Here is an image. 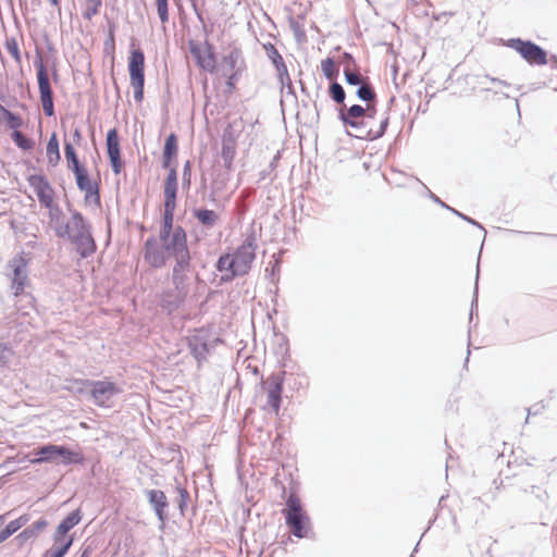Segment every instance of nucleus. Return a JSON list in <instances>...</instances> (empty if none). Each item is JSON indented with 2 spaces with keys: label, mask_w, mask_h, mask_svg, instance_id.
<instances>
[{
  "label": "nucleus",
  "mask_w": 557,
  "mask_h": 557,
  "mask_svg": "<svg viewBox=\"0 0 557 557\" xmlns=\"http://www.w3.org/2000/svg\"><path fill=\"white\" fill-rule=\"evenodd\" d=\"M329 95L333 101H335L336 103L343 104V107L345 106L344 101H345L346 94H345L343 86L339 83H337V82L331 83V85L329 87Z\"/></svg>",
  "instance_id": "obj_35"
},
{
  "label": "nucleus",
  "mask_w": 557,
  "mask_h": 557,
  "mask_svg": "<svg viewBox=\"0 0 557 557\" xmlns=\"http://www.w3.org/2000/svg\"><path fill=\"white\" fill-rule=\"evenodd\" d=\"M106 144L112 171L114 174H120L122 171L123 161L121 158L120 139L116 128H111L108 131Z\"/></svg>",
  "instance_id": "obj_16"
},
{
  "label": "nucleus",
  "mask_w": 557,
  "mask_h": 557,
  "mask_svg": "<svg viewBox=\"0 0 557 557\" xmlns=\"http://www.w3.org/2000/svg\"><path fill=\"white\" fill-rule=\"evenodd\" d=\"M191 259L176 261L172 268L171 281L173 288L180 290L182 294L189 293V277L188 273L191 271Z\"/></svg>",
  "instance_id": "obj_14"
},
{
  "label": "nucleus",
  "mask_w": 557,
  "mask_h": 557,
  "mask_svg": "<svg viewBox=\"0 0 557 557\" xmlns=\"http://www.w3.org/2000/svg\"><path fill=\"white\" fill-rule=\"evenodd\" d=\"M449 211H451L454 214H456L457 216H459L460 219H462V216H465L463 213L459 212L458 210L454 209L450 207V209H448Z\"/></svg>",
  "instance_id": "obj_61"
},
{
  "label": "nucleus",
  "mask_w": 557,
  "mask_h": 557,
  "mask_svg": "<svg viewBox=\"0 0 557 557\" xmlns=\"http://www.w3.org/2000/svg\"><path fill=\"white\" fill-rule=\"evenodd\" d=\"M357 97L367 102V104H371L370 102L375 100L376 92L372 85L368 82V79L362 82L357 89Z\"/></svg>",
  "instance_id": "obj_30"
},
{
  "label": "nucleus",
  "mask_w": 557,
  "mask_h": 557,
  "mask_svg": "<svg viewBox=\"0 0 557 557\" xmlns=\"http://www.w3.org/2000/svg\"><path fill=\"white\" fill-rule=\"evenodd\" d=\"M190 2H191V7H193V9H194V11L196 13L197 18L199 20L200 23L203 24L205 21H203L201 11L198 9L197 0H190Z\"/></svg>",
  "instance_id": "obj_54"
},
{
  "label": "nucleus",
  "mask_w": 557,
  "mask_h": 557,
  "mask_svg": "<svg viewBox=\"0 0 557 557\" xmlns=\"http://www.w3.org/2000/svg\"><path fill=\"white\" fill-rule=\"evenodd\" d=\"M191 183V162L187 160L183 168L182 185L184 188H189Z\"/></svg>",
  "instance_id": "obj_46"
},
{
  "label": "nucleus",
  "mask_w": 557,
  "mask_h": 557,
  "mask_svg": "<svg viewBox=\"0 0 557 557\" xmlns=\"http://www.w3.org/2000/svg\"><path fill=\"white\" fill-rule=\"evenodd\" d=\"M344 76H345V81L348 85L357 86L363 82L362 76L357 72H352L349 69V66H346L344 69Z\"/></svg>",
  "instance_id": "obj_43"
},
{
  "label": "nucleus",
  "mask_w": 557,
  "mask_h": 557,
  "mask_svg": "<svg viewBox=\"0 0 557 557\" xmlns=\"http://www.w3.org/2000/svg\"><path fill=\"white\" fill-rule=\"evenodd\" d=\"M187 345L190 354L201 364L209 352L208 337L205 334H194L187 337Z\"/></svg>",
  "instance_id": "obj_18"
},
{
  "label": "nucleus",
  "mask_w": 557,
  "mask_h": 557,
  "mask_svg": "<svg viewBox=\"0 0 557 557\" xmlns=\"http://www.w3.org/2000/svg\"><path fill=\"white\" fill-rule=\"evenodd\" d=\"M64 154L67 161V166L71 171L77 170L78 168L83 166V164L78 160V157L72 143L65 141Z\"/></svg>",
  "instance_id": "obj_31"
},
{
  "label": "nucleus",
  "mask_w": 557,
  "mask_h": 557,
  "mask_svg": "<svg viewBox=\"0 0 557 557\" xmlns=\"http://www.w3.org/2000/svg\"><path fill=\"white\" fill-rule=\"evenodd\" d=\"M343 59H344L345 63H347V66L351 63H355V59L349 52H344Z\"/></svg>",
  "instance_id": "obj_55"
},
{
  "label": "nucleus",
  "mask_w": 557,
  "mask_h": 557,
  "mask_svg": "<svg viewBox=\"0 0 557 557\" xmlns=\"http://www.w3.org/2000/svg\"><path fill=\"white\" fill-rule=\"evenodd\" d=\"M188 294H182L175 288L166 290L162 294L161 306L169 313L177 310L186 300Z\"/></svg>",
  "instance_id": "obj_21"
},
{
  "label": "nucleus",
  "mask_w": 557,
  "mask_h": 557,
  "mask_svg": "<svg viewBox=\"0 0 557 557\" xmlns=\"http://www.w3.org/2000/svg\"><path fill=\"white\" fill-rule=\"evenodd\" d=\"M178 189L177 171L170 169L164 182V210L160 233L174 232L176 225L173 224L174 212L176 208V196Z\"/></svg>",
  "instance_id": "obj_6"
},
{
  "label": "nucleus",
  "mask_w": 557,
  "mask_h": 557,
  "mask_svg": "<svg viewBox=\"0 0 557 557\" xmlns=\"http://www.w3.org/2000/svg\"><path fill=\"white\" fill-rule=\"evenodd\" d=\"M59 457L64 466L83 465L85 461V457L81 451L72 450L64 445H61Z\"/></svg>",
  "instance_id": "obj_27"
},
{
  "label": "nucleus",
  "mask_w": 557,
  "mask_h": 557,
  "mask_svg": "<svg viewBox=\"0 0 557 557\" xmlns=\"http://www.w3.org/2000/svg\"><path fill=\"white\" fill-rule=\"evenodd\" d=\"M14 525L9 522L4 529L0 531V544L7 541L11 535L15 533Z\"/></svg>",
  "instance_id": "obj_49"
},
{
  "label": "nucleus",
  "mask_w": 557,
  "mask_h": 557,
  "mask_svg": "<svg viewBox=\"0 0 557 557\" xmlns=\"http://www.w3.org/2000/svg\"><path fill=\"white\" fill-rule=\"evenodd\" d=\"M11 137L13 143L22 150H30L34 147V140L20 131H13Z\"/></svg>",
  "instance_id": "obj_33"
},
{
  "label": "nucleus",
  "mask_w": 557,
  "mask_h": 557,
  "mask_svg": "<svg viewBox=\"0 0 557 557\" xmlns=\"http://www.w3.org/2000/svg\"><path fill=\"white\" fill-rule=\"evenodd\" d=\"M29 186L34 189L39 202L44 207H50L53 203V189L42 174H33L28 178Z\"/></svg>",
  "instance_id": "obj_13"
},
{
  "label": "nucleus",
  "mask_w": 557,
  "mask_h": 557,
  "mask_svg": "<svg viewBox=\"0 0 557 557\" xmlns=\"http://www.w3.org/2000/svg\"><path fill=\"white\" fill-rule=\"evenodd\" d=\"M238 57L239 54L236 50H233L228 54L223 57L222 63L225 67H227V71L224 72V75H227L228 72H233L235 70Z\"/></svg>",
  "instance_id": "obj_39"
},
{
  "label": "nucleus",
  "mask_w": 557,
  "mask_h": 557,
  "mask_svg": "<svg viewBox=\"0 0 557 557\" xmlns=\"http://www.w3.org/2000/svg\"><path fill=\"white\" fill-rule=\"evenodd\" d=\"M544 496H547L546 492H542L540 494L536 495L537 498H540L541 500H544L545 497Z\"/></svg>",
  "instance_id": "obj_63"
},
{
  "label": "nucleus",
  "mask_w": 557,
  "mask_h": 557,
  "mask_svg": "<svg viewBox=\"0 0 557 557\" xmlns=\"http://www.w3.org/2000/svg\"><path fill=\"white\" fill-rule=\"evenodd\" d=\"M193 216L201 226L208 230L212 228L219 221V214L214 210L202 207L193 209Z\"/></svg>",
  "instance_id": "obj_23"
},
{
  "label": "nucleus",
  "mask_w": 557,
  "mask_h": 557,
  "mask_svg": "<svg viewBox=\"0 0 557 557\" xmlns=\"http://www.w3.org/2000/svg\"><path fill=\"white\" fill-rule=\"evenodd\" d=\"M504 45L517 51L529 64L545 65L548 62L546 50L531 40L510 38Z\"/></svg>",
  "instance_id": "obj_10"
},
{
  "label": "nucleus",
  "mask_w": 557,
  "mask_h": 557,
  "mask_svg": "<svg viewBox=\"0 0 557 557\" xmlns=\"http://www.w3.org/2000/svg\"><path fill=\"white\" fill-rule=\"evenodd\" d=\"M5 49L13 57V59L20 63L21 62V53L18 49V44L15 38L7 39Z\"/></svg>",
  "instance_id": "obj_44"
},
{
  "label": "nucleus",
  "mask_w": 557,
  "mask_h": 557,
  "mask_svg": "<svg viewBox=\"0 0 557 557\" xmlns=\"http://www.w3.org/2000/svg\"><path fill=\"white\" fill-rule=\"evenodd\" d=\"M29 521L28 515H22L17 519L10 521L13 525L15 531L17 532L21 528L26 525Z\"/></svg>",
  "instance_id": "obj_50"
},
{
  "label": "nucleus",
  "mask_w": 557,
  "mask_h": 557,
  "mask_svg": "<svg viewBox=\"0 0 557 557\" xmlns=\"http://www.w3.org/2000/svg\"><path fill=\"white\" fill-rule=\"evenodd\" d=\"M75 175L77 188L85 193V200L88 201L94 197L96 203L100 202V194L97 184L92 185L86 168L83 165L72 171Z\"/></svg>",
  "instance_id": "obj_17"
},
{
  "label": "nucleus",
  "mask_w": 557,
  "mask_h": 557,
  "mask_svg": "<svg viewBox=\"0 0 557 557\" xmlns=\"http://www.w3.org/2000/svg\"><path fill=\"white\" fill-rule=\"evenodd\" d=\"M128 72L131 85L134 88V99L136 102H141L144 99L145 87V54L141 49H134L131 51L128 59Z\"/></svg>",
  "instance_id": "obj_9"
},
{
  "label": "nucleus",
  "mask_w": 557,
  "mask_h": 557,
  "mask_svg": "<svg viewBox=\"0 0 557 557\" xmlns=\"http://www.w3.org/2000/svg\"><path fill=\"white\" fill-rule=\"evenodd\" d=\"M236 154V144L235 140L231 137H224L222 140V150L221 158L223 160L224 166L230 170L232 168L234 158Z\"/></svg>",
  "instance_id": "obj_26"
},
{
  "label": "nucleus",
  "mask_w": 557,
  "mask_h": 557,
  "mask_svg": "<svg viewBox=\"0 0 557 557\" xmlns=\"http://www.w3.org/2000/svg\"><path fill=\"white\" fill-rule=\"evenodd\" d=\"M73 138H74V141L76 144H78L82 139V134H81V131L79 128H75L74 132H73Z\"/></svg>",
  "instance_id": "obj_57"
},
{
  "label": "nucleus",
  "mask_w": 557,
  "mask_h": 557,
  "mask_svg": "<svg viewBox=\"0 0 557 557\" xmlns=\"http://www.w3.org/2000/svg\"><path fill=\"white\" fill-rule=\"evenodd\" d=\"M177 156V136L174 133H171L164 143L163 152H162V168L163 169H172L171 166L173 159Z\"/></svg>",
  "instance_id": "obj_22"
},
{
  "label": "nucleus",
  "mask_w": 557,
  "mask_h": 557,
  "mask_svg": "<svg viewBox=\"0 0 557 557\" xmlns=\"http://www.w3.org/2000/svg\"><path fill=\"white\" fill-rule=\"evenodd\" d=\"M263 48L265 50L267 57L271 60L273 65L277 64L278 62L283 61L282 55L275 48V46L271 42L264 44Z\"/></svg>",
  "instance_id": "obj_41"
},
{
  "label": "nucleus",
  "mask_w": 557,
  "mask_h": 557,
  "mask_svg": "<svg viewBox=\"0 0 557 557\" xmlns=\"http://www.w3.org/2000/svg\"><path fill=\"white\" fill-rule=\"evenodd\" d=\"M550 62H552L553 66H557V57L556 55H552L550 57Z\"/></svg>",
  "instance_id": "obj_62"
},
{
  "label": "nucleus",
  "mask_w": 557,
  "mask_h": 557,
  "mask_svg": "<svg viewBox=\"0 0 557 557\" xmlns=\"http://www.w3.org/2000/svg\"><path fill=\"white\" fill-rule=\"evenodd\" d=\"M178 497H177V508L181 511L182 515L185 513V510L187 508V504L190 499L189 493L185 487L178 486L177 487Z\"/></svg>",
  "instance_id": "obj_38"
},
{
  "label": "nucleus",
  "mask_w": 557,
  "mask_h": 557,
  "mask_svg": "<svg viewBox=\"0 0 557 557\" xmlns=\"http://www.w3.org/2000/svg\"><path fill=\"white\" fill-rule=\"evenodd\" d=\"M274 67L277 72V78L280 81V84L284 85V81L289 78L288 70L284 60L275 64Z\"/></svg>",
  "instance_id": "obj_48"
},
{
  "label": "nucleus",
  "mask_w": 557,
  "mask_h": 557,
  "mask_svg": "<svg viewBox=\"0 0 557 557\" xmlns=\"http://www.w3.org/2000/svg\"><path fill=\"white\" fill-rule=\"evenodd\" d=\"M428 193H429L430 198H431L434 202L438 203L441 207H443V208H445V209H450V207H449L448 205H446L444 201H442V200H441L436 195H434L431 190H428Z\"/></svg>",
  "instance_id": "obj_53"
},
{
  "label": "nucleus",
  "mask_w": 557,
  "mask_h": 557,
  "mask_svg": "<svg viewBox=\"0 0 557 557\" xmlns=\"http://www.w3.org/2000/svg\"><path fill=\"white\" fill-rule=\"evenodd\" d=\"M478 280H479V265L476 267V280H475V287H474V294L473 299L471 302V311H470V320H472L473 309L478 306Z\"/></svg>",
  "instance_id": "obj_51"
},
{
  "label": "nucleus",
  "mask_w": 557,
  "mask_h": 557,
  "mask_svg": "<svg viewBox=\"0 0 557 557\" xmlns=\"http://www.w3.org/2000/svg\"><path fill=\"white\" fill-rule=\"evenodd\" d=\"M215 268L219 272H225V274H233L234 261L232 260V256L228 253L220 256V258L216 261Z\"/></svg>",
  "instance_id": "obj_36"
},
{
  "label": "nucleus",
  "mask_w": 557,
  "mask_h": 557,
  "mask_svg": "<svg viewBox=\"0 0 557 557\" xmlns=\"http://www.w3.org/2000/svg\"><path fill=\"white\" fill-rule=\"evenodd\" d=\"M47 208L49 209V226L52 228L54 235L58 237L61 231H65L63 226L67 219L65 218L63 211L59 206H53L52 203L50 205V207Z\"/></svg>",
  "instance_id": "obj_24"
},
{
  "label": "nucleus",
  "mask_w": 557,
  "mask_h": 557,
  "mask_svg": "<svg viewBox=\"0 0 557 557\" xmlns=\"http://www.w3.org/2000/svg\"><path fill=\"white\" fill-rule=\"evenodd\" d=\"M253 238H248L242 246H239L232 256L234 261L233 274H224L221 276V281L226 283L231 282L237 276L247 274L251 268V264L256 258V245Z\"/></svg>",
  "instance_id": "obj_8"
},
{
  "label": "nucleus",
  "mask_w": 557,
  "mask_h": 557,
  "mask_svg": "<svg viewBox=\"0 0 557 557\" xmlns=\"http://www.w3.org/2000/svg\"><path fill=\"white\" fill-rule=\"evenodd\" d=\"M157 12L162 24L169 22L168 0H156Z\"/></svg>",
  "instance_id": "obj_42"
},
{
  "label": "nucleus",
  "mask_w": 557,
  "mask_h": 557,
  "mask_svg": "<svg viewBox=\"0 0 557 557\" xmlns=\"http://www.w3.org/2000/svg\"><path fill=\"white\" fill-rule=\"evenodd\" d=\"M284 374L285 372L272 374L264 383L268 392V405L275 413H277L281 408Z\"/></svg>",
  "instance_id": "obj_15"
},
{
  "label": "nucleus",
  "mask_w": 557,
  "mask_h": 557,
  "mask_svg": "<svg viewBox=\"0 0 557 557\" xmlns=\"http://www.w3.org/2000/svg\"><path fill=\"white\" fill-rule=\"evenodd\" d=\"M0 109H1V111H2V113H3V117H4V120H5L7 124H8V126H9L10 128H12L13 131H18V128H20V127L22 126V124H23V120H22V117H21L18 114H16V113H14V112H12V111H10V110L5 109V108H4V107H2V106H0Z\"/></svg>",
  "instance_id": "obj_32"
},
{
  "label": "nucleus",
  "mask_w": 557,
  "mask_h": 557,
  "mask_svg": "<svg viewBox=\"0 0 557 557\" xmlns=\"http://www.w3.org/2000/svg\"><path fill=\"white\" fill-rule=\"evenodd\" d=\"M321 70L324 74V76L333 81L338 76V67L336 66L334 60L332 58H326L321 62Z\"/></svg>",
  "instance_id": "obj_34"
},
{
  "label": "nucleus",
  "mask_w": 557,
  "mask_h": 557,
  "mask_svg": "<svg viewBox=\"0 0 557 557\" xmlns=\"http://www.w3.org/2000/svg\"><path fill=\"white\" fill-rule=\"evenodd\" d=\"M73 536H70L67 539L61 540L59 543H54V545L58 546H53L51 549L46 550L44 557H64L73 545Z\"/></svg>",
  "instance_id": "obj_29"
},
{
  "label": "nucleus",
  "mask_w": 557,
  "mask_h": 557,
  "mask_svg": "<svg viewBox=\"0 0 557 557\" xmlns=\"http://www.w3.org/2000/svg\"><path fill=\"white\" fill-rule=\"evenodd\" d=\"M49 2L51 3V5L53 7H60V0H49Z\"/></svg>",
  "instance_id": "obj_64"
},
{
  "label": "nucleus",
  "mask_w": 557,
  "mask_h": 557,
  "mask_svg": "<svg viewBox=\"0 0 557 557\" xmlns=\"http://www.w3.org/2000/svg\"><path fill=\"white\" fill-rule=\"evenodd\" d=\"M61 445L54 444H46L39 446L34 450V458L32 462L34 463H44V462H54L57 458H59Z\"/></svg>",
  "instance_id": "obj_20"
},
{
  "label": "nucleus",
  "mask_w": 557,
  "mask_h": 557,
  "mask_svg": "<svg viewBox=\"0 0 557 557\" xmlns=\"http://www.w3.org/2000/svg\"><path fill=\"white\" fill-rule=\"evenodd\" d=\"M35 66L37 67L38 89L42 110L45 114L50 117L54 115L53 92L49 82L48 71L39 53L37 54Z\"/></svg>",
  "instance_id": "obj_11"
},
{
  "label": "nucleus",
  "mask_w": 557,
  "mask_h": 557,
  "mask_svg": "<svg viewBox=\"0 0 557 557\" xmlns=\"http://www.w3.org/2000/svg\"><path fill=\"white\" fill-rule=\"evenodd\" d=\"M286 525L297 539L309 536L311 521L296 493H290L282 510Z\"/></svg>",
  "instance_id": "obj_4"
},
{
  "label": "nucleus",
  "mask_w": 557,
  "mask_h": 557,
  "mask_svg": "<svg viewBox=\"0 0 557 557\" xmlns=\"http://www.w3.org/2000/svg\"><path fill=\"white\" fill-rule=\"evenodd\" d=\"M27 267L28 261L23 252L15 255L5 265V275L11 282L10 288L15 297L23 295L29 285Z\"/></svg>",
  "instance_id": "obj_7"
},
{
  "label": "nucleus",
  "mask_w": 557,
  "mask_h": 557,
  "mask_svg": "<svg viewBox=\"0 0 557 557\" xmlns=\"http://www.w3.org/2000/svg\"><path fill=\"white\" fill-rule=\"evenodd\" d=\"M47 159H48V163L51 166H55L59 163L60 159H61L60 149H59V141H58L55 133H53L51 135V137L49 138V140H48V144H47Z\"/></svg>",
  "instance_id": "obj_28"
},
{
  "label": "nucleus",
  "mask_w": 557,
  "mask_h": 557,
  "mask_svg": "<svg viewBox=\"0 0 557 557\" xmlns=\"http://www.w3.org/2000/svg\"><path fill=\"white\" fill-rule=\"evenodd\" d=\"M491 82H493V83H497V84H500V85H503V86H509V84H508L507 82L502 81V79H499V78H495V77L491 78Z\"/></svg>",
  "instance_id": "obj_59"
},
{
  "label": "nucleus",
  "mask_w": 557,
  "mask_h": 557,
  "mask_svg": "<svg viewBox=\"0 0 557 557\" xmlns=\"http://www.w3.org/2000/svg\"><path fill=\"white\" fill-rule=\"evenodd\" d=\"M198 64L206 71L213 72L215 70V59L212 53L207 55H197Z\"/></svg>",
  "instance_id": "obj_40"
},
{
  "label": "nucleus",
  "mask_w": 557,
  "mask_h": 557,
  "mask_svg": "<svg viewBox=\"0 0 557 557\" xmlns=\"http://www.w3.org/2000/svg\"><path fill=\"white\" fill-rule=\"evenodd\" d=\"M462 220L474 225V226H478L482 232H483V237L485 238V235H486V231L484 230V227L479 223L476 222L475 220H473L472 218L468 216L465 214V216H462Z\"/></svg>",
  "instance_id": "obj_52"
},
{
  "label": "nucleus",
  "mask_w": 557,
  "mask_h": 557,
  "mask_svg": "<svg viewBox=\"0 0 557 557\" xmlns=\"http://www.w3.org/2000/svg\"><path fill=\"white\" fill-rule=\"evenodd\" d=\"M235 76H236V75H235L234 73H232V74H230V75H228V77H227L226 85H227V87H228L230 89H232V88L234 87V85H235V83H234Z\"/></svg>",
  "instance_id": "obj_56"
},
{
  "label": "nucleus",
  "mask_w": 557,
  "mask_h": 557,
  "mask_svg": "<svg viewBox=\"0 0 557 557\" xmlns=\"http://www.w3.org/2000/svg\"><path fill=\"white\" fill-rule=\"evenodd\" d=\"M101 5V0H86V10L83 14L84 17L86 20H91L95 15L99 13Z\"/></svg>",
  "instance_id": "obj_37"
},
{
  "label": "nucleus",
  "mask_w": 557,
  "mask_h": 557,
  "mask_svg": "<svg viewBox=\"0 0 557 557\" xmlns=\"http://www.w3.org/2000/svg\"><path fill=\"white\" fill-rule=\"evenodd\" d=\"M144 494L159 521V529L164 530L169 520L168 509L170 506L165 493L161 490H145Z\"/></svg>",
  "instance_id": "obj_12"
},
{
  "label": "nucleus",
  "mask_w": 557,
  "mask_h": 557,
  "mask_svg": "<svg viewBox=\"0 0 557 557\" xmlns=\"http://www.w3.org/2000/svg\"><path fill=\"white\" fill-rule=\"evenodd\" d=\"M90 554H91V549L89 547H86V548L82 549L79 557H89Z\"/></svg>",
  "instance_id": "obj_58"
},
{
  "label": "nucleus",
  "mask_w": 557,
  "mask_h": 557,
  "mask_svg": "<svg viewBox=\"0 0 557 557\" xmlns=\"http://www.w3.org/2000/svg\"><path fill=\"white\" fill-rule=\"evenodd\" d=\"M376 114V109L373 104H367L363 108L360 104H352L349 108L346 106L338 110V119L346 127H351L355 133L347 132L348 135L358 139L376 140L381 138L388 126V116H385L377 127L371 126V121Z\"/></svg>",
  "instance_id": "obj_2"
},
{
  "label": "nucleus",
  "mask_w": 557,
  "mask_h": 557,
  "mask_svg": "<svg viewBox=\"0 0 557 557\" xmlns=\"http://www.w3.org/2000/svg\"><path fill=\"white\" fill-rule=\"evenodd\" d=\"M67 211L71 216L63 226L65 231H61L58 238L66 239L73 244L81 258H88L97 249L96 242L91 234V225L84 215L73 209L70 203H67Z\"/></svg>",
  "instance_id": "obj_3"
},
{
  "label": "nucleus",
  "mask_w": 557,
  "mask_h": 557,
  "mask_svg": "<svg viewBox=\"0 0 557 557\" xmlns=\"http://www.w3.org/2000/svg\"><path fill=\"white\" fill-rule=\"evenodd\" d=\"M12 355L13 351L10 347L4 344H0V368H3L9 363Z\"/></svg>",
  "instance_id": "obj_47"
},
{
  "label": "nucleus",
  "mask_w": 557,
  "mask_h": 557,
  "mask_svg": "<svg viewBox=\"0 0 557 557\" xmlns=\"http://www.w3.org/2000/svg\"><path fill=\"white\" fill-rule=\"evenodd\" d=\"M73 383L78 393L88 389L94 404L103 408L111 407L112 398L122 392L114 382L109 380H74Z\"/></svg>",
  "instance_id": "obj_5"
},
{
  "label": "nucleus",
  "mask_w": 557,
  "mask_h": 557,
  "mask_svg": "<svg viewBox=\"0 0 557 557\" xmlns=\"http://www.w3.org/2000/svg\"><path fill=\"white\" fill-rule=\"evenodd\" d=\"M160 243L150 236L144 244V259L152 268H162L169 259L174 262L191 259L186 231L176 225L174 232L159 234Z\"/></svg>",
  "instance_id": "obj_1"
},
{
  "label": "nucleus",
  "mask_w": 557,
  "mask_h": 557,
  "mask_svg": "<svg viewBox=\"0 0 557 557\" xmlns=\"http://www.w3.org/2000/svg\"><path fill=\"white\" fill-rule=\"evenodd\" d=\"M278 158H280V153L277 152V154L273 158V160L270 163L271 169H273L276 165Z\"/></svg>",
  "instance_id": "obj_60"
},
{
  "label": "nucleus",
  "mask_w": 557,
  "mask_h": 557,
  "mask_svg": "<svg viewBox=\"0 0 557 557\" xmlns=\"http://www.w3.org/2000/svg\"><path fill=\"white\" fill-rule=\"evenodd\" d=\"M48 522L46 519L40 518L29 527L25 528L16 537L15 540L18 541L20 545H23L28 540L37 537L38 533L41 532L46 527Z\"/></svg>",
  "instance_id": "obj_25"
},
{
  "label": "nucleus",
  "mask_w": 557,
  "mask_h": 557,
  "mask_svg": "<svg viewBox=\"0 0 557 557\" xmlns=\"http://www.w3.org/2000/svg\"><path fill=\"white\" fill-rule=\"evenodd\" d=\"M281 92H282L281 102H283L284 97H292L293 100H296V95H295V90H294V86H293L290 77L288 79L284 81V85H281Z\"/></svg>",
  "instance_id": "obj_45"
},
{
  "label": "nucleus",
  "mask_w": 557,
  "mask_h": 557,
  "mask_svg": "<svg viewBox=\"0 0 557 557\" xmlns=\"http://www.w3.org/2000/svg\"><path fill=\"white\" fill-rule=\"evenodd\" d=\"M81 520L82 515L79 509L72 511L64 519H62L53 534L54 543H59L61 542V540L67 539V532L72 530L74 527H76L81 522Z\"/></svg>",
  "instance_id": "obj_19"
}]
</instances>
